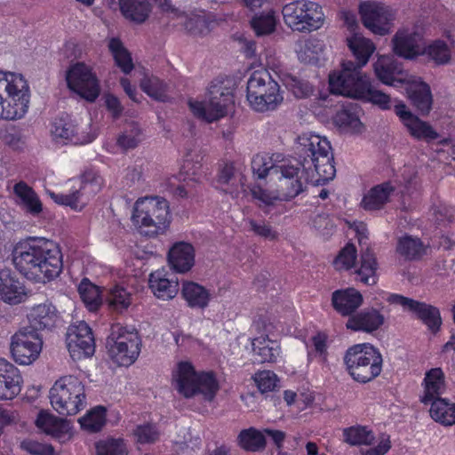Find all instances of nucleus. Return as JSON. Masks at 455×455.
Instances as JSON below:
<instances>
[{
    "label": "nucleus",
    "mask_w": 455,
    "mask_h": 455,
    "mask_svg": "<svg viewBox=\"0 0 455 455\" xmlns=\"http://www.w3.org/2000/svg\"><path fill=\"white\" fill-rule=\"evenodd\" d=\"M296 155L297 165L280 167L278 195L260 186L251 189L257 206L266 214H271L279 202L298 196L304 191L305 184L323 186L335 177L331 146L326 138L312 132L303 133L298 137Z\"/></svg>",
    "instance_id": "f257e3e1"
},
{
    "label": "nucleus",
    "mask_w": 455,
    "mask_h": 455,
    "mask_svg": "<svg viewBox=\"0 0 455 455\" xmlns=\"http://www.w3.org/2000/svg\"><path fill=\"white\" fill-rule=\"evenodd\" d=\"M132 220L145 236L164 234L172 221L169 202L157 196L140 197L134 204Z\"/></svg>",
    "instance_id": "f03ea898"
},
{
    "label": "nucleus",
    "mask_w": 455,
    "mask_h": 455,
    "mask_svg": "<svg viewBox=\"0 0 455 455\" xmlns=\"http://www.w3.org/2000/svg\"><path fill=\"white\" fill-rule=\"evenodd\" d=\"M30 90L21 74L0 70V119H21L28 111Z\"/></svg>",
    "instance_id": "7ed1b4c3"
},
{
    "label": "nucleus",
    "mask_w": 455,
    "mask_h": 455,
    "mask_svg": "<svg viewBox=\"0 0 455 455\" xmlns=\"http://www.w3.org/2000/svg\"><path fill=\"white\" fill-rule=\"evenodd\" d=\"M343 363L348 375L360 384L374 380L383 370L379 349L367 342L349 347L344 354Z\"/></svg>",
    "instance_id": "20e7f679"
},
{
    "label": "nucleus",
    "mask_w": 455,
    "mask_h": 455,
    "mask_svg": "<svg viewBox=\"0 0 455 455\" xmlns=\"http://www.w3.org/2000/svg\"><path fill=\"white\" fill-rule=\"evenodd\" d=\"M52 408L62 416H73L86 406L85 387L76 376L67 375L55 381L50 389Z\"/></svg>",
    "instance_id": "39448f33"
},
{
    "label": "nucleus",
    "mask_w": 455,
    "mask_h": 455,
    "mask_svg": "<svg viewBox=\"0 0 455 455\" xmlns=\"http://www.w3.org/2000/svg\"><path fill=\"white\" fill-rule=\"evenodd\" d=\"M246 98L251 108L258 112L274 110L283 100L278 83L265 68L254 70L250 76Z\"/></svg>",
    "instance_id": "423d86ee"
},
{
    "label": "nucleus",
    "mask_w": 455,
    "mask_h": 455,
    "mask_svg": "<svg viewBox=\"0 0 455 455\" xmlns=\"http://www.w3.org/2000/svg\"><path fill=\"white\" fill-rule=\"evenodd\" d=\"M347 47L355 56L356 62L344 60L340 70H334L329 75V88L339 85L340 83L354 80L355 77L366 76L362 73V68L365 66L376 47L371 40L359 34H354L347 38Z\"/></svg>",
    "instance_id": "0eeeda50"
},
{
    "label": "nucleus",
    "mask_w": 455,
    "mask_h": 455,
    "mask_svg": "<svg viewBox=\"0 0 455 455\" xmlns=\"http://www.w3.org/2000/svg\"><path fill=\"white\" fill-rule=\"evenodd\" d=\"M234 94L223 82H212L208 87V100L189 101L193 115L207 123H213L225 117L234 106Z\"/></svg>",
    "instance_id": "6e6552de"
},
{
    "label": "nucleus",
    "mask_w": 455,
    "mask_h": 455,
    "mask_svg": "<svg viewBox=\"0 0 455 455\" xmlns=\"http://www.w3.org/2000/svg\"><path fill=\"white\" fill-rule=\"evenodd\" d=\"M111 360L119 366H130L140 355L141 339L135 329L114 325L107 339Z\"/></svg>",
    "instance_id": "1a4fd4ad"
},
{
    "label": "nucleus",
    "mask_w": 455,
    "mask_h": 455,
    "mask_svg": "<svg viewBox=\"0 0 455 455\" xmlns=\"http://www.w3.org/2000/svg\"><path fill=\"white\" fill-rule=\"evenodd\" d=\"M284 23L294 31L311 32L324 21L323 8L315 2L297 0L286 4L282 10Z\"/></svg>",
    "instance_id": "9d476101"
},
{
    "label": "nucleus",
    "mask_w": 455,
    "mask_h": 455,
    "mask_svg": "<svg viewBox=\"0 0 455 455\" xmlns=\"http://www.w3.org/2000/svg\"><path fill=\"white\" fill-rule=\"evenodd\" d=\"M330 92L332 94L363 100L378 106L382 110L391 108L390 96L376 89L367 76L355 77L347 83L343 81L339 85L331 87Z\"/></svg>",
    "instance_id": "9b49d317"
},
{
    "label": "nucleus",
    "mask_w": 455,
    "mask_h": 455,
    "mask_svg": "<svg viewBox=\"0 0 455 455\" xmlns=\"http://www.w3.org/2000/svg\"><path fill=\"white\" fill-rule=\"evenodd\" d=\"M46 241L44 237L28 236L13 246L12 262L15 269L28 280L36 271L43 252L46 253L44 250Z\"/></svg>",
    "instance_id": "f8f14e48"
},
{
    "label": "nucleus",
    "mask_w": 455,
    "mask_h": 455,
    "mask_svg": "<svg viewBox=\"0 0 455 455\" xmlns=\"http://www.w3.org/2000/svg\"><path fill=\"white\" fill-rule=\"evenodd\" d=\"M67 194L60 193L53 196L55 203L81 210L84 200H89L101 190L102 178L92 171L84 172Z\"/></svg>",
    "instance_id": "ddd939ff"
},
{
    "label": "nucleus",
    "mask_w": 455,
    "mask_h": 455,
    "mask_svg": "<svg viewBox=\"0 0 455 455\" xmlns=\"http://www.w3.org/2000/svg\"><path fill=\"white\" fill-rule=\"evenodd\" d=\"M66 80L70 91L87 101L93 102L99 97V80L92 68L84 62H76L67 71Z\"/></svg>",
    "instance_id": "4468645a"
},
{
    "label": "nucleus",
    "mask_w": 455,
    "mask_h": 455,
    "mask_svg": "<svg viewBox=\"0 0 455 455\" xmlns=\"http://www.w3.org/2000/svg\"><path fill=\"white\" fill-rule=\"evenodd\" d=\"M359 12L363 24L373 34L386 36L392 30L395 11L385 4L368 2L360 4Z\"/></svg>",
    "instance_id": "2eb2a0df"
},
{
    "label": "nucleus",
    "mask_w": 455,
    "mask_h": 455,
    "mask_svg": "<svg viewBox=\"0 0 455 455\" xmlns=\"http://www.w3.org/2000/svg\"><path fill=\"white\" fill-rule=\"evenodd\" d=\"M43 347V339L36 331L28 328L20 329L11 340V353L13 360L20 365H29L39 356Z\"/></svg>",
    "instance_id": "dca6fc26"
},
{
    "label": "nucleus",
    "mask_w": 455,
    "mask_h": 455,
    "mask_svg": "<svg viewBox=\"0 0 455 455\" xmlns=\"http://www.w3.org/2000/svg\"><path fill=\"white\" fill-rule=\"evenodd\" d=\"M43 252L38 260L37 269L34 272L31 281L36 283L50 282L60 275L63 269V255L60 245L47 239Z\"/></svg>",
    "instance_id": "f3484780"
},
{
    "label": "nucleus",
    "mask_w": 455,
    "mask_h": 455,
    "mask_svg": "<svg viewBox=\"0 0 455 455\" xmlns=\"http://www.w3.org/2000/svg\"><path fill=\"white\" fill-rule=\"evenodd\" d=\"M387 301L391 304L400 305L404 309L414 313L432 333L435 334L439 331L442 317L436 307L396 293L389 294Z\"/></svg>",
    "instance_id": "a211bd4d"
},
{
    "label": "nucleus",
    "mask_w": 455,
    "mask_h": 455,
    "mask_svg": "<svg viewBox=\"0 0 455 455\" xmlns=\"http://www.w3.org/2000/svg\"><path fill=\"white\" fill-rule=\"evenodd\" d=\"M67 346L73 360H82L93 355L95 340L91 327L84 321L69 327Z\"/></svg>",
    "instance_id": "6ab92c4d"
},
{
    "label": "nucleus",
    "mask_w": 455,
    "mask_h": 455,
    "mask_svg": "<svg viewBox=\"0 0 455 455\" xmlns=\"http://www.w3.org/2000/svg\"><path fill=\"white\" fill-rule=\"evenodd\" d=\"M395 112L413 139L429 143L440 137L429 123L413 115L405 104L395 105Z\"/></svg>",
    "instance_id": "aec40b11"
},
{
    "label": "nucleus",
    "mask_w": 455,
    "mask_h": 455,
    "mask_svg": "<svg viewBox=\"0 0 455 455\" xmlns=\"http://www.w3.org/2000/svg\"><path fill=\"white\" fill-rule=\"evenodd\" d=\"M422 36L417 31L398 29L392 38L394 53L404 60H413L422 56Z\"/></svg>",
    "instance_id": "412c9836"
},
{
    "label": "nucleus",
    "mask_w": 455,
    "mask_h": 455,
    "mask_svg": "<svg viewBox=\"0 0 455 455\" xmlns=\"http://www.w3.org/2000/svg\"><path fill=\"white\" fill-rule=\"evenodd\" d=\"M23 378L12 363L0 357V401L12 400L21 391Z\"/></svg>",
    "instance_id": "4be33fe9"
},
{
    "label": "nucleus",
    "mask_w": 455,
    "mask_h": 455,
    "mask_svg": "<svg viewBox=\"0 0 455 455\" xmlns=\"http://www.w3.org/2000/svg\"><path fill=\"white\" fill-rule=\"evenodd\" d=\"M363 302V295L353 287L339 289L331 294V306L342 316H352Z\"/></svg>",
    "instance_id": "5701e85b"
},
{
    "label": "nucleus",
    "mask_w": 455,
    "mask_h": 455,
    "mask_svg": "<svg viewBox=\"0 0 455 455\" xmlns=\"http://www.w3.org/2000/svg\"><path fill=\"white\" fill-rule=\"evenodd\" d=\"M59 315L56 307L48 303L34 306L28 314V328L30 331L52 330L55 327Z\"/></svg>",
    "instance_id": "b1692460"
},
{
    "label": "nucleus",
    "mask_w": 455,
    "mask_h": 455,
    "mask_svg": "<svg viewBox=\"0 0 455 455\" xmlns=\"http://www.w3.org/2000/svg\"><path fill=\"white\" fill-rule=\"evenodd\" d=\"M25 295V286L17 275L9 268L0 269V299L16 305L22 301Z\"/></svg>",
    "instance_id": "393cba45"
},
{
    "label": "nucleus",
    "mask_w": 455,
    "mask_h": 455,
    "mask_svg": "<svg viewBox=\"0 0 455 455\" xmlns=\"http://www.w3.org/2000/svg\"><path fill=\"white\" fill-rule=\"evenodd\" d=\"M384 315L376 308H366L350 316L346 327L354 331L371 333L384 324Z\"/></svg>",
    "instance_id": "a878e982"
},
{
    "label": "nucleus",
    "mask_w": 455,
    "mask_h": 455,
    "mask_svg": "<svg viewBox=\"0 0 455 455\" xmlns=\"http://www.w3.org/2000/svg\"><path fill=\"white\" fill-rule=\"evenodd\" d=\"M423 395L420 402L424 404H430L433 401L442 399L441 395L446 389L445 374L442 368H432L426 371L422 381Z\"/></svg>",
    "instance_id": "bb28decb"
},
{
    "label": "nucleus",
    "mask_w": 455,
    "mask_h": 455,
    "mask_svg": "<svg viewBox=\"0 0 455 455\" xmlns=\"http://www.w3.org/2000/svg\"><path fill=\"white\" fill-rule=\"evenodd\" d=\"M395 191L390 180L374 185L363 195L361 205L365 211L381 210L390 202Z\"/></svg>",
    "instance_id": "cd10ccee"
},
{
    "label": "nucleus",
    "mask_w": 455,
    "mask_h": 455,
    "mask_svg": "<svg viewBox=\"0 0 455 455\" xmlns=\"http://www.w3.org/2000/svg\"><path fill=\"white\" fill-rule=\"evenodd\" d=\"M180 293L187 306L192 309H205L213 297L212 291L205 286L188 280L182 282Z\"/></svg>",
    "instance_id": "c85d7f7f"
},
{
    "label": "nucleus",
    "mask_w": 455,
    "mask_h": 455,
    "mask_svg": "<svg viewBox=\"0 0 455 455\" xmlns=\"http://www.w3.org/2000/svg\"><path fill=\"white\" fill-rule=\"evenodd\" d=\"M168 261L177 273L188 272L195 264V248L187 242H177L169 250Z\"/></svg>",
    "instance_id": "c756f323"
},
{
    "label": "nucleus",
    "mask_w": 455,
    "mask_h": 455,
    "mask_svg": "<svg viewBox=\"0 0 455 455\" xmlns=\"http://www.w3.org/2000/svg\"><path fill=\"white\" fill-rule=\"evenodd\" d=\"M198 372L190 362L181 361L177 364V370L173 373V380L176 389L184 397L192 398L196 395Z\"/></svg>",
    "instance_id": "7c9ffc66"
},
{
    "label": "nucleus",
    "mask_w": 455,
    "mask_h": 455,
    "mask_svg": "<svg viewBox=\"0 0 455 455\" xmlns=\"http://www.w3.org/2000/svg\"><path fill=\"white\" fill-rule=\"evenodd\" d=\"M164 269L152 272L148 285L154 295L158 299L168 300L173 299L179 291V282L170 276Z\"/></svg>",
    "instance_id": "2f4dec72"
},
{
    "label": "nucleus",
    "mask_w": 455,
    "mask_h": 455,
    "mask_svg": "<svg viewBox=\"0 0 455 455\" xmlns=\"http://www.w3.org/2000/svg\"><path fill=\"white\" fill-rule=\"evenodd\" d=\"M36 426L44 433L63 442L69 437V426L66 419H60L47 411H41L36 419Z\"/></svg>",
    "instance_id": "473e14b6"
},
{
    "label": "nucleus",
    "mask_w": 455,
    "mask_h": 455,
    "mask_svg": "<svg viewBox=\"0 0 455 455\" xmlns=\"http://www.w3.org/2000/svg\"><path fill=\"white\" fill-rule=\"evenodd\" d=\"M374 72L377 78L386 85L398 86L404 82L401 77L402 65L387 56H381L374 63Z\"/></svg>",
    "instance_id": "72a5a7b5"
},
{
    "label": "nucleus",
    "mask_w": 455,
    "mask_h": 455,
    "mask_svg": "<svg viewBox=\"0 0 455 455\" xmlns=\"http://www.w3.org/2000/svg\"><path fill=\"white\" fill-rule=\"evenodd\" d=\"M323 41L314 37L298 41L295 48L299 61L315 66H321L323 60Z\"/></svg>",
    "instance_id": "f704fd0d"
},
{
    "label": "nucleus",
    "mask_w": 455,
    "mask_h": 455,
    "mask_svg": "<svg viewBox=\"0 0 455 455\" xmlns=\"http://www.w3.org/2000/svg\"><path fill=\"white\" fill-rule=\"evenodd\" d=\"M51 132L54 140H60L63 143L79 141L77 124L68 114H63L53 120Z\"/></svg>",
    "instance_id": "c9c22d12"
},
{
    "label": "nucleus",
    "mask_w": 455,
    "mask_h": 455,
    "mask_svg": "<svg viewBox=\"0 0 455 455\" xmlns=\"http://www.w3.org/2000/svg\"><path fill=\"white\" fill-rule=\"evenodd\" d=\"M409 99L411 104L422 116L429 114L432 104L433 96L428 84L420 81L412 84L408 90Z\"/></svg>",
    "instance_id": "e433bc0d"
},
{
    "label": "nucleus",
    "mask_w": 455,
    "mask_h": 455,
    "mask_svg": "<svg viewBox=\"0 0 455 455\" xmlns=\"http://www.w3.org/2000/svg\"><path fill=\"white\" fill-rule=\"evenodd\" d=\"M377 269L378 262L376 256L372 250L367 248L361 254L360 266L355 270V279L364 284H375L378 280L376 275Z\"/></svg>",
    "instance_id": "4c0bfd02"
},
{
    "label": "nucleus",
    "mask_w": 455,
    "mask_h": 455,
    "mask_svg": "<svg viewBox=\"0 0 455 455\" xmlns=\"http://www.w3.org/2000/svg\"><path fill=\"white\" fill-rule=\"evenodd\" d=\"M13 193L18 196L27 212L36 216L42 212L43 204L35 190L25 181L20 180L13 187Z\"/></svg>",
    "instance_id": "58836bf2"
},
{
    "label": "nucleus",
    "mask_w": 455,
    "mask_h": 455,
    "mask_svg": "<svg viewBox=\"0 0 455 455\" xmlns=\"http://www.w3.org/2000/svg\"><path fill=\"white\" fill-rule=\"evenodd\" d=\"M396 252L405 260L413 261L422 258L426 253V248L419 238L405 235L398 239Z\"/></svg>",
    "instance_id": "ea45409f"
},
{
    "label": "nucleus",
    "mask_w": 455,
    "mask_h": 455,
    "mask_svg": "<svg viewBox=\"0 0 455 455\" xmlns=\"http://www.w3.org/2000/svg\"><path fill=\"white\" fill-rule=\"evenodd\" d=\"M119 5L122 14L137 23L144 22L151 11L148 0H119Z\"/></svg>",
    "instance_id": "a19ab883"
},
{
    "label": "nucleus",
    "mask_w": 455,
    "mask_h": 455,
    "mask_svg": "<svg viewBox=\"0 0 455 455\" xmlns=\"http://www.w3.org/2000/svg\"><path fill=\"white\" fill-rule=\"evenodd\" d=\"M237 443L241 449L251 452L261 451L267 445L264 432L253 427L243 429L237 436Z\"/></svg>",
    "instance_id": "79ce46f5"
},
{
    "label": "nucleus",
    "mask_w": 455,
    "mask_h": 455,
    "mask_svg": "<svg viewBox=\"0 0 455 455\" xmlns=\"http://www.w3.org/2000/svg\"><path fill=\"white\" fill-rule=\"evenodd\" d=\"M430 404V416L435 421L443 426L455 425V403L442 398L433 401Z\"/></svg>",
    "instance_id": "37998d69"
},
{
    "label": "nucleus",
    "mask_w": 455,
    "mask_h": 455,
    "mask_svg": "<svg viewBox=\"0 0 455 455\" xmlns=\"http://www.w3.org/2000/svg\"><path fill=\"white\" fill-rule=\"evenodd\" d=\"M196 387V395H202L204 399L208 402L213 401L220 390L216 374L212 371H199Z\"/></svg>",
    "instance_id": "c03bdc74"
},
{
    "label": "nucleus",
    "mask_w": 455,
    "mask_h": 455,
    "mask_svg": "<svg viewBox=\"0 0 455 455\" xmlns=\"http://www.w3.org/2000/svg\"><path fill=\"white\" fill-rule=\"evenodd\" d=\"M213 15L204 11L191 14L185 22L186 29L192 35H205L213 28Z\"/></svg>",
    "instance_id": "a18cd8bd"
},
{
    "label": "nucleus",
    "mask_w": 455,
    "mask_h": 455,
    "mask_svg": "<svg viewBox=\"0 0 455 455\" xmlns=\"http://www.w3.org/2000/svg\"><path fill=\"white\" fill-rule=\"evenodd\" d=\"M422 56H427L435 65H445L451 60V50L448 44L441 39H436L423 46L421 49Z\"/></svg>",
    "instance_id": "49530a36"
},
{
    "label": "nucleus",
    "mask_w": 455,
    "mask_h": 455,
    "mask_svg": "<svg viewBox=\"0 0 455 455\" xmlns=\"http://www.w3.org/2000/svg\"><path fill=\"white\" fill-rule=\"evenodd\" d=\"M252 349L259 363H275L280 355L279 345L268 339H255L252 342Z\"/></svg>",
    "instance_id": "de8ad7c7"
},
{
    "label": "nucleus",
    "mask_w": 455,
    "mask_h": 455,
    "mask_svg": "<svg viewBox=\"0 0 455 455\" xmlns=\"http://www.w3.org/2000/svg\"><path fill=\"white\" fill-rule=\"evenodd\" d=\"M108 48L111 52L116 66L124 73L130 74L133 69L132 59L128 50L124 46L118 37L109 40Z\"/></svg>",
    "instance_id": "09e8293b"
},
{
    "label": "nucleus",
    "mask_w": 455,
    "mask_h": 455,
    "mask_svg": "<svg viewBox=\"0 0 455 455\" xmlns=\"http://www.w3.org/2000/svg\"><path fill=\"white\" fill-rule=\"evenodd\" d=\"M345 441L351 445H371L375 441L373 432L364 426H353L343 431Z\"/></svg>",
    "instance_id": "8fccbe9b"
},
{
    "label": "nucleus",
    "mask_w": 455,
    "mask_h": 455,
    "mask_svg": "<svg viewBox=\"0 0 455 455\" xmlns=\"http://www.w3.org/2000/svg\"><path fill=\"white\" fill-rule=\"evenodd\" d=\"M106 300L111 310L123 312L131 306L132 294L126 288L115 285L109 290Z\"/></svg>",
    "instance_id": "3c124183"
},
{
    "label": "nucleus",
    "mask_w": 455,
    "mask_h": 455,
    "mask_svg": "<svg viewBox=\"0 0 455 455\" xmlns=\"http://www.w3.org/2000/svg\"><path fill=\"white\" fill-rule=\"evenodd\" d=\"M140 88L155 100L166 102L169 100L167 84L156 76L144 78L140 83Z\"/></svg>",
    "instance_id": "603ef678"
},
{
    "label": "nucleus",
    "mask_w": 455,
    "mask_h": 455,
    "mask_svg": "<svg viewBox=\"0 0 455 455\" xmlns=\"http://www.w3.org/2000/svg\"><path fill=\"white\" fill-rule=\"evenodd\" d=\"M283 165H291L290 164H283L280 165L274 164V158L267 154H257L251 160V170L258 179H265L272 171L275 173L280 172V167Z\"/></svg>",
    "instance_id": "864d4df0"
},
{
    "label": "nucleus",
    "mask_w": 455,
    "mask_h": 455,
    "mask_svg": "<svg viewBox=\"0 0 455 455\" xmlns=\"http://www.w3.org/2000/svg\"><path fill=\"white\" fill-rule=\"evenodd\" d=\"M79 422L82 428L92 433L99 432L106 423V409L98 406L81 418Z\"/></svg>",
    "instance_id": "5fc2aeb1"
},
{
    "label": "nucleus",
    "mask_w": 455,
    "mask_h": 455,
    "mask_svg": "<svg viewBox=\"0 0 455 455\" xmlns=\"http://www.w3.org/2000/svg\"><path fill=\"white\" fill-rule=\"evenodd\" d=\"M79 293L83 302L90 311H96L101 306L100 291L95 284L83 281L79 286Z\"/></svg>",
    "instance_id": "6e6d98bb"
},
{
    "label": "nucleus",
    "mask_w": 455,
    "mask_h": 455,
    "mask_svg": "<svg viewBox=\"0 0 455 455\" xmlns=\"http://www.w3.org/2000/svg\"><path fill=\"white\" fill-rule=\"evenodd\" d=\"M96 455H126L127 449L124 439L107 438L95 444Z\"/></svg>",
    "instance_id": "4d7b16f0"
},
{
    "label": "nucleus",
    "mask_w": 455,
    "mask_h": 455,
    "mask_svg": "<svg viewBox=\"0 0 455 455\" xmlns=\"http://www.w3.org/2000/svg\"><path fill=\"white\" fill-rule=\"evenodd\" d=\"M333 124L339 129L345 131L351 130L353 132H356L358 130L357 128L362 125L356 113L347 108H344L336 112L333 116Z\"/></svg>",
    "instance_id": "13d9d810"
},
{
    "label": "nucleus",
    "mask_w": 455,
    "mask_h": 455,
    "mask_svg": "<svg viewBox=\"0 0 455 455\" xmlns=\"http://www.w3.org/2000/svg\"><path fill=\"white\" fill-rule=\"evenodd\" d=\"M357 259V250L354 243H347L338 253L333 265L338 270H349L355 267Z\"/></svg>",
    "instance_id": "bf43d9fd"
},
{
    "label": "nucleus",
    "mask_w": 455,
    "mask_h": 455,
    "mask_svg": "<svg viewBox=\"0 0 455 455\" xmlns=\"http://www.w3.org/2000/svg\"><path fill=\"white\" fill-rule=\"evenodd\" d=\"M251 26L257 36L269 35L275 31L276 21L271 13L261 14L251 19Z\"/></svg>",
    "instance_id": "052dcab7"
},
{
    "label": "nucleus",
    "mask_w": 455,
    "mask_h": 455,
    "mask_svg": "<svg viewBox=\"0 0 455 455\" xmlns=\"http://www.w3.org/2000/svg\"><path fill=\"white\" fill-rule=\"evenodd\" d=\"M140 135V129L137 125H132L129 130H124L118 135L116 144L124 150L133 149L141 141Z\"/></svg>",
    "instance_id": "680f3d73"
},
{
    "label": "nucleus",
    "mask_w": 455,
    "mask_h": 455,
    "mask_svg": "<svg viewBox=\"0 0 455 455\" xmlns=\"http://www.w3.org/2000/svg\"><path fill=\"white\" fill-rule=\"evenodd\" d=\"M134 435L139 443L149 444L158 440L160 433L156 425L146 423L136 427Z\"/></svg>",
    "instance_id": "e2e57ef3"
},
{
    "label": "nucleus",
    "mask_w": 455,
    "mask_h": 455,
    "mask_svg": "<svg viewBox=\"0 0 455 455\" xmlns=\"http://www.w3.org/2000/svg\"><path fill=\"white\" fill-rule=\"evenodd\" d=\"M254 380L261 393H267L275 389L277 377L271 371H260L255 373Z\"/></svg>",
    "instance_id": "0e129e2a"
},
{
    "label": "nucleus",
    "mask_w": 455,
    "mask_h": 455,
    "mask_svg": "<svg viewBox=\"0 0 455 455\" xmlns=\"http://www.w3.org/2000/svg\"><path fill=\"white\" fill-rule=\"evenodd\" d=\"M289 87L293 95L299 99L307 98L314 92V87L309 82L297 77H292L291 79Z\"/></svg>",
    "instance_id": "69168bd1"
},
{
    "label": "nucleus",
    "mask_w": 455,
    "mask_h": 455,
    "mask_svg": "<svg viewBox=\"0 0 455 455\" xmlns=\"http://www.w3.org/2000/svg\"><path fill=\"white\" fill-rule=\"evenodd\" d=\"M250 229L258 236L265 239L275 240L277 233L273 230L272 227L264 220L258 221L253 219L248 220Z\"/></svg>",
    "instance_id": "338daca9"
},
{
    "label": "nucleus",
    "mask_w": 455,
    "mask_h": 455,
    "mask_svg": "<svg viewBox=\"0 0 455 455\" xmlns=\"http://www.w3.org/2000/svg\"><path fill=\"white\" fill-rule=\"evenodd\" d=\"M21 447L32 455H54V449L52 445L33 440L23 441Z\"/></svg>",
    "instance_id": "774afa93"
}]
</instances>
